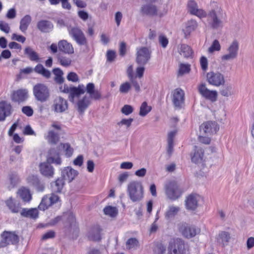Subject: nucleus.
Here are the masks:
<instances>
[{"mask_svg": "<svg viewBox=\"0 0 254 254\" xmlns=\"http://www.w3.org/2000/svg\"><path fill=\"white\" fill-rule=\"evenodd\" d=\"M213 8L207 14V22L208 25L213 29H217L222 26L221 18L223 16V11L217 3H213Z\"/></svg>", "mask_w": 254, "mask_h": 254, "instance_id": "f257e3e1", "label": "nucleus"}, {"mask_svg": "<svg viewBox=\"0 0 254 254\" xmlns=\"http://www.w3.org/2000/svg\"><path fill=\"white\" fill-rule=\"evenodd\" d=\"M127 191L129 198L133 202L139 201L143 198V187L140 182H130L128 185Z\"/></svg>", "mask_w": 254, "mask_h": 254, "instance_id": "f03ea898", "label": "nucleus"}, {"mask_svg": "<svg viewBox=\"0 0 254 254\" xmlns=\"http://www.w3.org/2000/svg\"><path fill=\"white\" fill-rule=\"evenodd\" d=\"M165 192L167 197L173 200L179 198L183 193L180 186L175 181H169L165 184Z\"/></svg>", "mask_w": 254, "mask_h": 254, "instance_id": "7ed1b4c3", "label": "nucleus"}, {"mask_svg": "<svg viewBox=\"0 0 254 254\" xmlns=\"http://www.w3.org/2000/svg\"><path fill=\"white\" fill-rule=\"evenodd\" d=\"M33 93L36 100L41 102H46L50 97L48 87L42 83H38L34 86Z\"/></svg>", "mask_w": 254, "mask_h": 254, "instance_id": "20e7f679", "label": "nucleus"}, {"mask_svg": "<svg viewBox=\"0 0 254 254\" xmlns=\"http://www.w3.org/2000/svg\"><path fill=\"white\" fill-rule=\"evenodd\" d=\"M239 42L237 40H234L229 44L226 49V53L221 57L222 62L232 61L236 59L239 51Z\"/></svg>", "mask_w": 254, "mask_h": 254, "instance_id": "39448f33", "label": "nucleus"}, {"mask_svg": "<svg viewBox=\"0 0 254 254\" xmlns=\"http://www.w3.org/2000/svg\"><path fill=\"white\" fill-rule=\"evenodd\" d=\"M67 30L69 36L76 43L80 46L86 45L87 40L81 29L77 26H68Z\"/></svg>", "mask_w": 254, "mask_h": 254, "instance_id": "423d86ee", "label": "nucleus"}, {"mask_svg": "<svg viewBox=\"0 0 254 254\" xmlns=\"http://www.w3.org/2000/svg\"><path fill=\"white\" fill-rule=\"evenodd\" d=\"M51 108L55 113L63 114L68 110V102L61 96H57L53 99Z\"/></svg>", "mask_w": 254, "mask_h": 254, "instance_id": "0eeeda50", "label": "nucleus"}, {"mask_svg": "<svg viewBox=\"0 0 254 254\" xmlns=\"http://www.w3.org/2000/svg\"><path fill=\"white\" fill-rule=\"evenodd\" d=\"M151 52L145 47L136 48L135 61L138 65H145L150 60Z\"/></svg>", "mask_w": 254, "mask_h": 254, "instance_id": "6e6552de", "label": "nucleus"}, {"mask_svg": "<svg viewBox=\"0 0 254 254\" xmlns=\"http://www.w3.org/2000/svg\"><path fill=\"white\" fill-rule=\"evenodd\" d=\"M206 77L208 82L210 84L216 87L223 85L225 82L223 74L218 71L208 72Z\"/></svg>", "mask_w": 254, "mask_h": 254, "instance_id": "1a4fd4ad", "label": "nucleus"}, {"mask_svg": "<svg viewBox=\"0 0 254 254\" xmlns=\"http://www.w3.org/2000/svg\"><path fill=\"white\" fill-rule=\"evenodd\" d=\"M198 91L202 97L212 102L217 100L218 93L216 90L208 89L205 84L201 83L198 86Z\"/></svg>", "mask_w": 254, "mask_h": 254, "instance_id": "9d476101", "label": "nucleus"}, {"mask_svg": "<svg viewBox=\"0 0 254 254\" xmlns=\"http://www.w3.org/2000/svg\"><path fill=\"white\" fill-rule=\"evenodd\" d=\"M140 13L142 15L150 16H158L161 17L163 15L159 9L152 3H146L142 5L140 7Z\"/></svg>", "mask_w": 254, "mask_h": 254, "instance_id": "9b49d317", "label": "nucleus"}, {"mask_svg": "<svg viewBox=\"0 0 254 254\" xmlns=\"http://www.w3.org/2000/svg\"><path fill=\"white\" fill-rule=\"evenodd\" d=\"M60 201V197L55 194H51L50 196H44L39 205L38 208L40 210L44 211L48 208Z\"/></svg>", "mask_w": 254, "mask_h": 254, "instance_id": "f8f14e48", "label": "nucleus"}, {"mask_svg": "<svg viewBox=\"0 0 254 254\" xmlns=\"http://www.w3.org/2000/svg\"><path fill=\"white\" fill-rule=\"evenodd\" d=\"M184 245L180 239H173L170 242L168 248L169 254H183Z\"/></svg>", "mask_w": 254, "mask_h": 254, "instance_id": "ddd939ff", "label": "nucleus"}, {"mask_svg": "<svg viewBox=\"0 0 254 254\" xmlns=\"http://www.w3.org/2000/svg\"><path fill=\"white\" fill-rule=\"evenodd\" d=\"M178 227L179 232L186 238H191L194 237L196 234L195 227L186 223H180Z\"/></svg>", "mask_w": 254, "mask_h": 254, "instance_id": "4468645a", "label": "nucleus"}, {"mask_svg": "<svg viewBox=\"0 0 254 254\" xmlns=\"http://www.w3.org/2000/svg\"><path fill=\"white\" fill-rule=\"evenodd\" d=\"M202 199L201 196L198 194H190L186 198L185 201L187 209L191 210H195L198 206L199 202Z\"/></svg>", "mask_w": 254, "mask_h": 254, "instance_id": "2eb2a0df", "label": "nucleus"}, {"mask_svg": "<svg viewBox=\"0 0 254 254\" xmlns=\"http://www.w3.org/2000/svg\"><path fill=\"white\" fill-rule=\"evenodd\" d=\"M18 242V237L14 233L5 232L2 235V240L0 242V248L7 245L15 244Z\"/></svg>", "mask_w": 254, "mask_h": 254, "instance_id": "dca6fc26", "label": "nucleus"}, {"mask_svg": "<svg viewBox=\"0 0 254 254\" xmlns=\"http://www.w3.org/2000/svg\"><path fill=\"white\" fill-rule=\"evenodd\" d=\"M60 149H59V146L56 148H51L48 153L47 158V162L50 163H53L56 165H61L62 163V160L60 157Z\"/></svg>", "mask_w": 254, "mask_h": 254, "instance_id": "f3484780", "label": "nucleus"}, {"mask_svg": "<svg viewBox=\"0 0 254 254\" xmlns=\"http://www.w3.org/2000/svg\"><path fill=\"white\" fill-rule=\"evenodd\" d=\"M219 127L215 122H208L202 124L200 127V133L210 135L211 133H215L219 130Z\"/></svg>", "mask_w": 254, "mask_h": 254, "instance_id": "a211bd4d", "label": "nucleus"}, {"mask_svg": "<svg viewBox=\"0 0 254 254\" xmlns=\"http://www.w3.org/2000/svg\"><path fill=\"white\" fill-rule=\"evenodd\" d=\"M188 11L190 14L195 15L199 18L205 17L207 13L202 9L198 8L197 3L192 0L189 1L188 3Z\"/></svg>", "mask_w": 254, "mask_h": 254, "instance_id": "6ab92c4d", "label": "nucleus"}, {"mask_svg": "<svg viewBox=\"0 0 254 254\" xmlns=\"http://www.w3.org/2000/svg\"><path fill=\"white\" fill-rule=\"evenodd\" d=\"M185 101V93L181 88H177L172 92V102L176 108H181Z\"/></svg>", "mask_w": 254, "mask_h": 254, "instance_id": "aec40b11", "label": "nucleus"}, {"mask_svg": "<svg viewBox=\"0 0 254 254\" xmlns=\"http://www.w3.org/2000/svg\"><path fill=\"white\" fill-rule=\"evenodd\" d=\"M63 219H66L71 227H75L76 226L75 216L71 213H67L64 214L63 216H57L51 220L50 222L51 225H55Z\"/></svg>", "mask_w": 254, "mask_h": 254, "instance_id": "412c9836", "label": "nucleus"}, {"mask_svg": "<svg viewBox=\"0 0 254 254\" xmlns=\"http://www.w3.org/2000/svg\"><path fill=\"white\" fill-rule=\"evenodd\" d=\"M78 175V172L71 167H66L62 170V176L64 181L71 182Z\"/></svg>", "mask_w": 254, "mask_h": 254, "instance_id": "4be33fe9", "label": "nucleus"}, {"mask_svg": "<svg viewBox=\"0 0 254 254\" xmlns=\"http://www.w3.org/2000/svg\"><path fill=\"white\" fill-rule=\"evenodd\" d=\"M102 229L99 225H95L90 228L86 236L88 240L92 241H99L101 239Z\"/></svg>", "mask_w": 254, "mask_h": 254, "instance_id": "5701e85b", "label": "nucleus"}, {"mask_svg": "<svg viewBox=\"0 0 254 254\" xmlns=\"http://www.w3.org/2000/svg\"><path fill=\"white\" fill-rule=\"evenodd\" d=\"M28 97V90L26 89H20L13 91L11 99L14 102L21 103L25 101Z\"/></svg>", "mask_w": 254, "mask_h": 254, "instance_id": "b1692460", "label": "nucleus"}, {"mask_svg": "<svg viewBox=\"0 0 254 254\" xmlns=\"http://www.w3.org/2000/svg\"><path fill=\"white\" fill-rule=\"evenodd\" d=\"M39 169L41 174L46 177L51 178L54 175V167L47 162L40 163Z\"/></svg>", "mask_w": 254, "mask_h": 254, "instance_id": "393cba45", "label": "nucleus"}, {"mask_svg": "<svg viewBox=\"0 0 254 254\" xmlns=\"http://www.w3.org/2000/svg\"><path fill=\"white\" fill-rule=\"evenodd\" d=\"M85 91L89 94V97L93 100H99L101 98L100 91L95 89V85L93 83H89L85 87Z\"/></svg>", "mask_w": 254, "mask_h": 254, "instance_id": "a878e982", "label": "nucleus"}, {"mask_svg": "<svg viewBox=\"0 0 254 254\" xmlns=\"http://www.w3.org/2000/svg\"><path fill=\"white\" fill-rule=\"evenodd\" d=\"M11 113V106L5 101L0 102V121H4Z\"/></svg>", "mask_w": 254, "mask_h": 254, "instance_id": "bb28decb", "label": "nucleus"}, {"mask_svg": "<svg viewBox=\"0 0 254 254\" xmlns=\"http://www.w3.org/2000/svg\"><path fill=\"white\" fill-rule=\"evenodd\" d=\"M69 90V99L71 102L73 101L75 97H78L85 92V86L82 84H79L77 87L71 86Z\"/></svg>", "mask_w": 254, "mask_h": 254, "instance_id": "cd10ccee", "label": "nucleus"}, {"mask_svg": "<svg viewBox=\"0 0 254 254\" xmlns=\"http://www.w3.org/2000/svg\"><path fill=\"white\" fill-rule=\"evenodd\" d=\"M204 158V151L199 147L195 146L193 153L191 154V161L195 164L202 163Z\"/></svg>", "mask_w": 254, "mask_h": 254, "instance_id": "c85d7f7f", "label": "nucleus"}, {"mask_svg": "<svg viewBox=\"0 0 254 254\" xmlns=\"http://www.w3.org/2000/svg\"><path fill=\"white\" fill-rule=\"evenodd\" d=\"M4 203L8 209L12 213H17L20 211V207L19 203H17L15 199L12 196L7 198Z\"/></svg>", "mask_w": 254, "mask_h": 254, "instance_id": "c756f323", "label": "nucleus"}, {"mask_svg": "<svg viewBox=\"0 0 254 254\" xmlns=\"http://www.w3.org/2000/svg\"><path fill=\"white\" fill-rule=\"evenodd\" d=\"M58 48L60 51L65 54H72L74 53L72 45L65 40L59 42Z\"/></svg>", "mask_w": 254, "mask_h": 254, "instance_id": "7c9ffc66", "label": "nucleus"}, {"mask_svg": "<svg viewBox=\"0 0 254 254\" xmlns=\"http://www.w3.org/2000/svg\"><path fill=\"white\" fill-rule=\"evenodd\" d=\"M24 54L31 61L40 62V59L39 54L31 47H26L24 50Z\"/></svg>", "mask_w": 254, "mask_h": 254, "instance_id": "2f4dec72", "label": "nucleus"}, {"mask_svg": "<svg viewBox=\"0 0 254 254\" xmlns=\"http://www.w3.org/2000/svg\"><path fill=\"white\" fill-rule=\"evenodd\" d=\"M178 52L184 58H189L191 57L193 51L191 48L186 44H181L178 46Z\"/></svg>", "mask_w": 254, "mask_h": 254, "instance_id": "473e14b6", "label": "nucleus"}, {"mask_svg": "<svg viewBox=\"0 0 254 254\" xmlns=\"http://www.w3.org/2000/svg\"><path fill=\"white\" fill-rule=\"evenodd\" d=\"M53 25L48 20H42L37 23V28L42 32H49L53 29Z\"/></svg>", "mask_w": 254, "mask_h": 254, "instance_id": "72a5a7b5", "label": "nucleus"}, {"mask_svg": "<svg viewBox=\"0 0 254 254\" xmlns=\"http://www.w3.org/2000/svg\"><path fill=\"white\" fill-rule=\"evenodd\" d=\"M198 24L197 22L193 19L188 21L185 24V27L183 28V32L187 37L194 31L197 27Z\"/></svg>", "mask_w": 254, "mask_h": 254, "instance_id": "f704fd0d", "label": "nucleus"}, {"mask_svg": "<svg viewBox=\"0 0 254 254\" xmlns=\"http://www.w3.org/2000/svg\"><path fill=\"white\" fill-rule=\"evenodd\" d=\"M90 103L89 98L87 96H84L78 100L77 103V110L80 114H82L87 108Z\"/></svg>", "mask_w": 254, "mask_h": 254, "instance_id": "c9c22d12", "label": "nucleus"}, {"mask_svg": "<svg viewBox=\"0 0 254 254\" xmlns=\"http://www.w3.org/2000/svg\"><path fill=\"white\" fill-rule=\"evenodd\" d=\"M20 214L23 217L35 219L38 216V211L36 208H23Z\"/></svg>", "mask_w": 254, "mask_h": 254, "instance_id": "e433bc0d", "label": "nucleus"}, {"mask_svg": "<svg viewBox=\"0 0 254 254\" xmlns=\"http://www.w3.org/2000/svg\"><path fill=\"white\" fill-rule=\"evenodd\" d=\"M180 207L175 205H170L168 207L166 213L165 217L167 219H170L177 214L180 211Z\"/></svg>", "mask_w": 254, "mask_h": 254, "instance_id": "4c0bfd02", "label": "nucleus"}, {"mask_svg": "<svg viewBox=\"0 0 254 254\" xmlns=\"http://www.w3.org/2000/svg\"><path fill=\"white\" fill-rule=\"evenodd\" d=\"M45 138L51 144H56L59 140L58 133L53 130H49L45 135Z\"/></svg>", "mask_w": 254, "mask_h": 254, "instance_id": "58836bf2", "label": "nucleus"}, {"mask_svg": "<svg viewBox=\"0 0 254 254\" xmlns=\"http://www.w3.org/2000/svg\"><path fill=\"white\" fill-rule=\"evenodd\" d=\"M230 239V234L225 231L221 232L217 238V242L223 246L227 245Z\"/></svg>", "mask_w": 254, "mask_h": 254, "instance_id": "ea45409f", "label": "nucleus"}, {"mask_svg": "<svg viewBox=\"0 0 254 254\" xmlns=\"http://www.w3.org/2000/svg\"><path fill=\"white\" fill-rule=\"evenodd\" d=\"M31 21V17L29 15H26L21 20L20 22V30L25 32Z\"/></svg>", "mask_w": 254, "mask_h": 254, "instance_id": "a19ab883", "label": "nucleus"}, {"mask_svg": "<svg viewBox=\"0 0 254 254\" xmlns=\"http://www.w3.org/2000/svg\"><path fill=\"white\" fill-rule=\"evenodd\" d=\"M64 180L62 178L58 179L55 182L51 184V187L54 191L60 192L61 191L64 185Z\"/></svg>", "mask_w": 254, "mask_h": 254, "instance_id": "79ce46f5", "label": "nucleus"}, {"mask_svg": "<svg viewBox=\"0 0 254 254\" xmlns=\"http://www.w3.org/2000/svg\"><path fill=\"white\" fill-rule=\"evenodd\" d=\"M18 194L24 201H29L31 199V195L28 189L22 188L18 190Z\"/></svg>", "mask_w": 254, "mask_h": 254, "instance_id": "37998d69", "label": "nucleus"}, {"mask_svg": "<svg viewBox=\"0 0 254 254\" xmlns=\"http://www.w3.org/2000/svg\"><path fill=\"white\" fill-rule=\"evenodd\" d=\"M53 71L55 76V81L59 84H62L64 81V78L63 77L64 74L63 71L60 68H57L54 69Z\"/></svg>", "mask_w": 254, "mask_h": 254, "instance_id": "c03bdc74", "label": "nucleus"}, {"mask_svg": "<svg viewBox=\"0 0 254 254\" xmlns=\"http://www.w3.org/2000/svg\"><path fill=\"white\" fill-rule=\"evenodd\" d=\"M58 146L61 150H64L67 157H70L72 155L73 150L68 143H61Z\"/></svg>", "mask_w": 254, "mask_h": 254, "instance_id": "a18cd8bd", "label": "nucleus"}, {"mask_svg": "<svg viewBox=\"0 0 254 254\" xmlns=\"http://www.w3.org/2000/svg\"><path fill=\"white\" fill-rule=\"evenodd\" d=\"M190 70V65L188 64H180L179 66L178 74L179 76H182L189 73Z\"/></svg>", "mask_w": 254, "mask_h": 254, "instance_id": "49530a36", "label": "nucleus"}, {"mask_svg": "<svg viewBox=\"0 0 254 254\" xmlns=\"http://www.w3.org/2000/svg\"><path fill=\"white\" fill-rule=\"evenodd\" d=\"M104 212L105 215L111 217H115L118 214V209L116 207L108 206L104 208Z\"/></svg>", "mask_w": 254, "mask_h": 254, "instance_id": "de8ad7c7", "label": "nucleus"}, {"mask_svg": "<svg viewBox=\"0 0 254 254\" xmlns=\"http://www.w3.org/2000/svg\"><path fill=\"white\" fill-rule=\"evenodd\" d=\"M151 110V107L148 106L146 102H143L140 107L139 115L142 117L145 116Z\"/></svg>", "mask_w": 254, "mask_h": 254, "instance_id": "09e8293b", "label": "nucleus"}, {"mask_svg": "<svg viewBox=\"0 0 254 254\" xmlns=\"http://www.w3.org/2000/svg\"><path fill=\"white\" fill-rule=\"evenodd\" d=\"M221 50V45L217 40H215L213 41L210 47L208 49V53L212 54L214 52H218Z\"/></svg>", "mask_w": 254, "mask_h": 254, "instance_id": "8fccbe9b", "label": "nucleus"}, {"mask_svg": "<svg viewBox=\"0 0 254 254\" xmlns=\"http://www.w3.org/2000/svg\"><path fill=\"white\" fill-rule=\"evenodd\" d=\"M131 88V83L129 82L126 81L121 84L119 91L122 94H127L130 90Z\"/></svg>", "mask_w": 254, "mask_h": 254, "instance_id": "3c124183", "label": "nucleus"}, {"mask_svg": "<svg viewBox=\"0 0 254 254\" xmlns=\"http://www.w3.org/2000/svg\"><path fill=\"white\" fill-rule=\"evenodd\" d=\"M138 242L135 238H130L126 242V248L132 249L136 248L138 246Z\"/></svg>", "mask_w": 254, "mask_h": 254, "instance_id": "603ef678", "label": "nucleus"}, {"mask_svg": "<svg viewBox=\"0 0 254 254\" xmlns=\"http://www.w3.org/2000/svg\"><path fill=\"white\" fill-rule=\"evenodd\" d=\"M58 61L64 66H68L70 65L71 63L70 58L65 56H59L58 57Z\"/></svg>", "mask_w": 254, "mask_h": 254, "instance_id": "864d4df0", "label": "nucleus"}, {"mask_svg": "<svg viewBox=\"0 0 254 254\" xmlns=\"http://www.w3.org/2000/svg\"><path fill=\"white\" fill-rule=\"evenodd\" d=\"M221 94L225 97H229L232 95L233 93L231 86H226L220 90Z\"/></svg>", "mask_w": 254, "mask_h": 254, "instance_id": "5fc2aeb1", "label": "nucleus"}, {"mask_svg": "<svg viewBox=\"0 0 254 254\" xmlns=\"http://www.w3.org/2000/svg\"><path fill=\"white\" fill-rule=\"evenodd\" d=\"M166 251V247L161 243L156 244L154 248V252L155 254H163Z\"/></svg>", "mask_w": 254, "mask_h": 254, "instance_id": "6e6d98bb", "label": "nucleus"}, {"mask_svg": "<svg viewBox=\"0 0 254 254\" xmlns=\"http://www.w3.org/2000/svg\"><path fill=\"white\" fill-rule=\"evenodd\" d=\"M133 119L129 118L128 119H124L122 120L120 122L118 123V125L119 127L122 126H125L127 127H128L130 126L132 122H133Z\"/></svg>", "mask_w": 254, "mask_h": 254, "instance_id": "4d7b16f0", "label": "nucleus"}, {"mask_svg": "<svg viewBox=\"0 0 254 254\" xmlns=\"http://www.w3.org/2000/svg\"><path fill=\"white\" fill-rule=\"evenodd\" d=\"M133 111L132 107L128 105H125L121 110L122 113L127 116L131 114Z\"/></svg>", "mask_w": 254, "mask_h": 254, "instance_id": "13d9d810", "label": "nucleus"}, {"mask_svg": "<svg viewBox=\"0 0 254 254\" xmlns=\"http://www.w3.org/2000/svg\"><path fill=\"white\" fill-rule=\"evenodd\" d=\"M0 30L5 33H8L10 31V27L7 23L0 20Z\"/></svg>", "mask_w": 254, "mask_h": 254, "instance_id": "bf43d9fd", "label": "nucleus"}, {"mask_svg": "<svg viewBox=\"0 0 254 254\" xmlns=\"http://www.w3.org/2000/svg\"><path fill=\"white\" fill-rule=\"evenodd\" d=\"M67 79L68 81L73 82H78L79 81L78 76L74 72H70L68 74L67 76Z\"/></svg>", "mask_w": 254, "mask_h": 254, "instance_id": "052dcab7", "label": "nucleus"}, {"mask_svg": "<svg viewBox=\"0 0 254 254\" xmlns=\"http://www.w3.org/2000/svg\"><path fill=\"white\" fill-rule=\"evenodd\" d=\"M201 67L203 71H206L208 68V61L206 57H201L200 59Z\"/></svg>", "mask_w": 254, "mask_h": 254, "instance_id": "680f3d73", "label": "nucleus"}, {"mask_svg": "<svg viewBox=\"0 0 254 254\" xmlns=\"http://www.w3.org/2000/svg\"><path fill=\"white\" fill-rule=\"evenodd\" d=\"M55 236V233L53 231H49L44 234L42 237V239L44 241L52 239Z\"/></svg>", "mask_w": 254, "mask_h": 254, "instance_id": "e2e57ef3", "label": "nucleus"}, {"mask_svg": "<svg viewBox=\"0 0 254 254\" xmlns=\"http://www.w3.org/2000/svg\"><path fill=\"white\" fill-rule=\"evenodd\" d=\"M131 84L134 88L135 90L137 92L140 91V86L137 81L136 80L135 77L129 79Z\"/></svg>", "mask_w": 254, "mask_h": 254, "instance_id": "0e129e2a", "label": "nucleus"}, {"mask_svg": "<svg viewBox=\"0 0 254 254\" xmlns=\"http://www.w3.org/2000/svg\"><path fill=\"white\" fill-rule=\"evenodd\" d=\"M123 17V14L121 12L117 11L115 13V21L117 26H119L120 25Z\"/></svg>", "mask_w": 254, "mask_h": 254, "instance_id": "69168bd1", "label": "nucleus"}, {"mask_svg": "<svg viewBox=\"0 0 254 254\" xmlns=\"http://www.w3.org/2000/svg\"><path fill=\"white\" fill-rule=\"evenodd\" d=\"M199 141L204 144H209L210 142V139L208 137V135L206 134H202L200 133L198 137Z\"/></svg>", "mask_w": 254, "mask_h": 254, "instance_id": "338daca9", "label": "nucleus"}, {"mask_svg": "<svg viewBox=\"0 0 254 254\" xmlns=\"http://www.w3.org/2000/svg\"><path fill=\"white\" fill-rule=\"evenodd\" d=\"M83 162V156L82 155H78L74 160L73 164L75 166L80 167Z\"/></svg>", "mask_w": 254, "mask_h": 254, "instance_id": "774afa93", "label": "nucleus"}]
</instances>
